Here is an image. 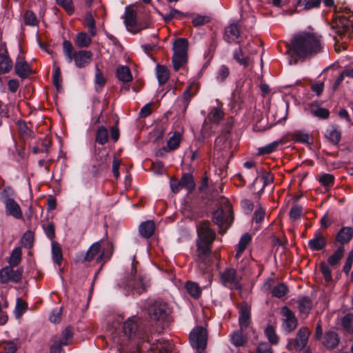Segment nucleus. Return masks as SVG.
<instances>
[{"label": "nucleus", "mask_w": 353, "mask_h": 353, "mask_svg": "<svg viewBox=\"0 0 353 353\" xmlns=\"http://www.w3.org/2000/svg\"><path fill=\"white\" fill-rule=\"evenodd\" d=\"M217 105L211 108L208 114V119L212 123H219L224 118V112L223 105L216 101Z\"/></svg>", "instance_id": "20"}, {"label": "nucleus", "mask_w": 353, "mask_h": 353, "mask_svg": "<svg viewBox=\"0 0 353 353\" xmlns=\"http://www.w3.org/2000/svg\"><path fill=\"white\" fill-rule=\"evenodd\" d=\"M126 30L132 33L136 34L139 31L148 28L146 23H125Z\"/></svg>", "instance_id": "60"}, {"label": "nucleus", "mask_w": 353, "mask_h": 353, "mask_svg": "<svg viewBox=\"0 0 353 353\" xmlns=\"http://www.w3.org/2000/svg\"><path fill=\"white\" fill-rule=\"evenodd\" d=\"M250 307L246 303H241L239 309V323L241 330H246L250 323Z\"/></svg>", "instance_id": "17"}, {"label": "nucleus", "mask_w": 353, "mask_h": 353, "mask_svg": "<svg viewBox=\"0 0 353 353\" xmlns=\"http://www.w3.org/2000/svg\"><path fill=\"white\" fill-rule=\"evenodd\" d=\"M170 312V310L165 303L156 302L150 305L148 313L150 316L155 321H163Z\"/></svg>", "instance_id": "14"}, {"label": "nucleus", "mask_w": 353, "mask_h": 353, "mask_svg": "<svg viewBox=\"0 0 353 353\" xmlns=\"http://www.w3.org/2000/svg\"><path fill=\"white\" fill-rule=\"evenodd\" d=\"M113 245L111 243H108L106 248H103L101 251V242L97 241L90 245L85 254L83 255V259H79V261H91L94 259H97V262L100 263L103 259L108 260L113 253Z\"/></svg>", "instance_id": "5"}, {"label": "nucleus", "mask_w": 353, "mask_h": 353, "mask_svg": "<svg viewBox=\"0 0 353 353\" xmlns=\"http://www.w3.org/2000/svg\"><path fill=\"white\" fill-rule=\"evenodd\" d=\"M197 256L198 260L206 263L210 253V248L215 239V232L210 228L209 222H201L197 225Z\"/></svg>", "instance_id": "2"}, {"label": "nucleus", "mask_w": 353, "mask_h": 353, "mask_svg": "<svg viewBox=\"0 0 353 353\" xmlns=\"http://www.w3.org/2000/svg\"><path fill=\"white\" fill-rule=\"evenodd\" d=\"M96 141L101 145L105 144L108 140V130L104 126L99 127L96 134Z\"/></svg>", "instance_id": "49"}, {"label": "nucleus", "mask_w": 353, "mask_h": 353, "mask_svg": "<svg viewBox=\"0 0 353 353\" xmlns=\"http://www.w3.org/2000/svg\"><path fill=\"white\" fill-rule=\"evenodd\" d=\"M63 51L67 61L71 63L74 61L77 68H85L91 62L92 53L88 50L74 51V48L70 41H63Z\"/></svg>", "instance_id": "3"}, {"label": "nucleus", "mask_w": 353, "mask_h": 353, "mask_svg": "<svg viewBox=\"0 0 353 353\" xmlns=\"http://www.w3.org/2000/svg\"><path fill=\"white\" fill-rule=\"evenodd\" d=\"M344 247L341 245L338 249L328 258V264L331 266L336 265L344 255Z\"/></svg>", "instance_id": "37"}, {"label": "nucleus", "mask_w": 353, "mask_h": 353, "mask_svg": "<svg viewBox=\"0 0 353 353\" xmlns=\"http://www.w3.org/2000/svg\"><path fill=\"white\" fill-rule=\"evenodd\" d=\"M288 292V288L284 283L276 285L272 291V296L276 298H282Z\"/></svg>", "instance_id": "51"}, {"label": "nucleus", "mask_w": 353, "mask_h": 353, "mask_svg": "<svg viewBox=\"0 0 353 353\" xmlns=\"http://www.w3.org/2000/svg\"><path fill=\"white\" fill-rule=\"evenodd\" d=\"M319 180L323 186H332L334 181V176L330 174H323L319 176Z\"/></svg>", "instance_id": "61"}, {"label": "nucleus", "mask_w": 353, "mask_h": 353, "mask_svg": "<svg viewBox=\"0 0 353 353\" xmlns=\"http://www.w3.org/2000/svg\"><path fill=\"white\" fill-rule=\"evenodd\" d=\"M172 345L169 341L163 339H158L156 343L151 345L152 353H170Z\"/></svg>", "instance_id": "22"}, {"label": "nucleus", "mask_w": 353, "mask_h": 353, "mask_svg": "<svg viewBox=\"0 0 353 353\" xmlns=\"http://www.w3.org/2000/svg\"><path fill=\"white\" fill-rule=\"evenodd\" d=\"M58 5L61 6L65 10L71 14L73 12V5L72 0H56Z\"/></svg>", "instance_id": "64"}, {"label": "nucleus", "mask_w": 353, "mask_h": 353, "mask_svg": "<svg viewBox=\"0 0 353 353\" xmlns=\"http://www.w3.org/2000/svg\"><path fill=\"white\" fill-rule=\"evenodd\" d=\"M303 208L301 205H294L291 208L289 216L291 220L296 221L300 219L303 214Z\"/></svg>", "instance_id": "53"}, {"label": "nucleus", "mask_w": 353, "mask_h": 353, "mask_svg": "<svg viewBox=\"0 0 353 353\" xmlns=\"http://www.w3.org/2000/svg\"><path fill=\"white\" fill-rule=\"evenodd\" d=\"M185 288L188 294L194 299H198L201 294V288L195 282L188 281Z\"/></svg>", "instance_id": "42"}, {"label": "nucleus", "mask_w": 353, "mask_h": 353, "mask_svg": "<svg viewBox=\"0 0 353 353\" xmlns=\"http://www.w3.org/2000/svg\"><path fill=\"white\" fill-rule=\"evenodd\" d=\"M13 266H6L0 271V281L2 283H6L12 277L13 273Z\"/></svg>", "instance_id": "50"}, {"label": "nucleus", "mask_w": 353, "mask_h": 353, "mask_svg": "<svg viewBox=\"0 0 353 353\" xmlns=\"http://www.w3.org/2000/svg\"><path fill=\"white\" fill-rule=\"evenodd\" d=\"M321 270L326 281L332 280V270L329 267V264L325 262L321 263Z\"/></svg>", "instance_id": "63"}, {"label": "nucleus", "mask_w": 353, "mask_h": 353, "mask_svg": "<svg viewBox=\"0 0 353 353\" xmlns=\"http://www.w3.org/2000/svg\"><path fill=\"white\" fill-rule=\"evenodd\" d=\"M72 340V333L70 328L65 329L61 334L59 343L67 345L71 343Z\"/></svg>", "instance_id": "57"}, {"label": "nucleus", "mask_w": 353, "mask_h": 353, "mask_svg": "<svg viewBox=\"0 0 353 353\" xmlns=\"http://www.w3.org/2000/svg\"><path fill=\"white\" fill-rule=\"evenodd\" d=\"M252 239L250 234L248 233L244 234L240 239L239 244L237 245L236 253L235 257L239 259L243 251L245 250L247 246L249 245Z\"/></svg>", "instance_id": "34"}, {"label": "nucleus", "mask_w": 353, "mask_h": 353, "mask_svg": "<svg viewBox=\"0 0 353 353\" xmlns=\"http://www.w3.org/2000/svg\"><path fill=\"white\" fill-rule=\"evenodd\" d=\"M282 143V141H275L272 143L267 144L265 146L261 147L258 149V154L263 155V154H269L274 151H276L280 144Z\"/></svg>", "instance_id": "38"}, {"label": "nucleus", "mask_w": 353, "mask_h": 353, "mask_svg": "<svg viewBox=\"0 0 353 353\" xmlns=\"http://www.w3.org/2000/svg\"><path fill=\"white\" fill-rule=\"evenodd\" d=\"M14 68L17 74L21 78H26L31 72L28 63L22 57H18Z\"/></svg>", "instance_id": "24"}, {"label": "nucleus", "mask_w": 353, "mask_h": 353, "mask_svg": "<svg viewBox=\"0 0 353 353\" xmlns=\"http://www.w3.org/2000/svg\"><path fill=\"white\" fill-rule=\"evenodd\" d=\"M342 325L346 331L353 333V314H348L343 318Z\"/></svg>", "instance_id": "55"}, {"label": "nucleus", "mask_w": 353, "mask_h": 353, "mask_svg": "<svg viewBox=\"0 0 353 353\" xmlns=\"http://www.w3.org/2000/svg\"><path fill=\"white\" fill-rule=\"evenodd\" d=\"M232 140L229 133L219 136L214 143V155L223 159L228 158L232 153Z\"/></svg>", "instance_id": "8"}, {"label": "nucleus", "mask_w": 353, "mask_h": 353, "mask_svg": "<svg viewBox=\"0 0 353 353\" xmlns=\"http://www.w3.org/2000/svg\"><path fill=\"white\" fill-rule=\"evenodd\" d=\"M106 83V79L97 66L95 69L94 84L97 92H101Z\"/></svg>", "instance_id": "40"}, {"label": "nucleus", "mask_w": 353, "mask_h": 353, "mask_svg": "<svg viewBox=\"0 0 353 353\" xmlns=\"http://www.w3.org/2000/svg\"><path fill=\"white\" fill-rule=\"evenodd\" d=\"M22 250L20 247H17L12 251L11 255L8 260L10 265L16 267L21 261Z\"/></svg>", "instance_id": "46"}, {"label": "nucleus", "mask_w": 353, "mask_h": 353, "mask_svg": "<svg viewBox=\"0 0 353 353\" xmlns=\"http://www.w3.org/2000/svg\"><path fill=\"white\" fill-rule=\"evenodd\" d=\"M324 46L322 35L312 30L301 31L292 40V50L301 58L310 57L323 52Z\"/></svg>", "instance_id": "1"}, {"label": "nucleus", "mask_w": 353, "mask_h": 353, "mask_svg": "<svg viewBox=\"0 0 353 353\" xmlns=\"http://www.w3.org/2000/svg\"><path fill=\"white\" fill-rule=\"evenodd\" d=\"M42 228L47 237L52 241L55 236L54 225L52 222L43 224Z\"/></svg>", "instance_id": "59"}, {"label": "nucleus", "mask_w": 353, "mask_h": 353, "mask_svg": "<svg viewBox=\"0 0 353 353\" xmlns=\"http://www.w3.org/2000/svg\"><path fill=\"white\" fill-rule=\"evenodd\" d=\"M223 38L228 43H240L243 37L239 23H230L225 28Z\"/></svg>", "instance_id": "16"}, {"label": "nucleus", "mask_w": 353, "mask_h": 353, "mask_svg": "<svg viewBox=\"0 0 353 353\" xmlns=\"http://www.w3.org/2000/svg\"><path fill=\"white\" fill-rule=\"evenodd\" d=\"M244 330H241L240 328L239 330H236L230 334V341L231 343L236 347L243 346L246 342V336L243 333Z\"/></svg>", "instance_id": "29"}, {"label": "nucleus", "mask_w": 353, "mask_h": 353, "mask_svg": "<svg viewBox=\"0 0 353 353\" xmlns=\"http://www.w3.org/2000/svg\"><path fill=\"white\" fill-rule=\"evenodd\" d=\"M311 113L313 116L323 119L328 118L330 115L329 110L323 108H318L316 109L312 108L311 110Z\"/></svg>", "instance_id": "62"}, {"label": "nucleus", "mask_w": 353, "mask_h": 353, "mask_svg": "<svg viewBox=\"0 0 353 353\" xmlns=\"http://www.w3.org/2000/svg\"><path fill=\"white\" fill-rule=\"evenodd\" d=\"M117 77L123 82H130L132 80L130 70L127 66H119L117 70Z\"/></svg>", "instance_id": "35"}, {"label": "nucleus", "mask_w": 353, "mask_h": 353, "mask_svg": "<svg viewBox=\"0 0 353 353\" xmlns=\"http://www.w3.org/2000/svg\"><path fill=\"white\" fill-rule=\"evenodd\" d=\"M353 237V229L350 227H343L337 233L336 239L341 244L349 242Z\"/></svg>", "instance_id": "26"}, {"label": "nucleus", "mask_w": 353, "mask_h": 353, "mask_svg": "<svg viewBox=\"0 0 353 353\" xmlns=\"http://www.w3.org/2000/svg\"><path fill=\"white\" fill-rule=\"evenodd\" d=\"M339 339L338 334L333 331L326 332L323 338V343L327 348H334L339 343Z\"/></svg>", "instance_id": "27"}, {"label": "nucleus", "mask_w": 353, "mask_h": 353, "mask_svg": "<svg viewBox=\"0 0 353 353\" xmlns=\"http://www.w3.org/2000/svg\"><path fill=\"white\" fill-rule=\"evenodd\" d=\"M265 334L272 344H276L278 343L279 339L272 326H268L265 330Z\"/></svg>", "instance_id": "58"}, {"label": "nucleus", "mask_w": 353, "mask_h": 353, "mask_svg": "<svg viewBox=\"0 0 353 353\" xmlns=\"http://www.w3.org/2000/svg\"><path fill=\"white\" fill-rule=\"evenodd\" d=\"M178 185L185 188L188 192H192L195 188V183L193 176L190 174H185L178 182Z\"/></svg>", "instance_id": "31"}, {"label": "nucleus", "mask_w": 353, "mask_h": 353, "mask_svg": "<svg viewBox=\"0 0 353 353\" xmlns=\"http://www.w3.org/2000/svg\"><path fill=\"white\" fill-rule=\"evenodd\" d=\"M172 49V63L174 70L177 72L188 63V40L184 38L176 39L173 43Z\"/></svg>", "instance_id": "4"}, {"label": "nucleus", "mask_w": 353, "mask_h": 353, "mask_svg": "<svg viewBox=\"0 0 353 353\" xmlns=\"http://www.w3.org/2000/svg\"><path fill=\"white\" fill-rule=\"evenodd\" d=\"M321 0H299L297 8L300 10H310L319 6Z\"/></svg>", "instance_id": "44"}, {"label": "nucleus", "mask_w": 353, "mask_h": 353, "mask_svg": "<svg viewBox=\"0 0 353 353\" xmlns=\"http://www.w3.org/2000/svg\"><path fill=\"white\" fill-rule=\"evenodd\" d=\"M332 28L340 37H353V23H334Z\"/></svg>", "instance_id": "19"}, {"label": "nucleus", "mask_w": 353, "mask_h": 353, "mask_svg": "<svg viewBox=\"0 0 353 353\" xmlns=\"http://www.w3.org/2000/svg\"><path fill=\"white\" fill-rule=\"evenodd\" d=\"M341 131L335 126H332L327 129L325 137L333 144H338L341 140Z\"/></svg>", "instance_id": "33"}, {"label": "nucleus", "mask_w": 353, "mask_h": 353, "mask_svg": "<svg viewBox=\"0 0 353 353\" xmlns=\"http://www.w3.org/2000/svg\"><path fill=\"white\" fill-rule=\"evenodd\" d=\"M156 74L160 85L165 83L170 77V71L165 65H157L156 67Z\"/></svg>", "instance_id": "32"}, {"label": "nucleus", "mask_w": 353, "mask_h": 353, "mask_svg": "<svg viewBox=\"0 0 353 353\" xmlns=\"http://www.w3.org/2000/svg\"><path fill=\"white\" fill-rule=\"evenodd\" d=\"M312 303L310 299L303 297L298 301V308L301 313L307 314L312 308Z\"/></svg>", "instance_id": "43"}, {"label": "nucleus", "mask_w": 353, "mask_h": 353, "mask_svg": "<svg viewBox=\"0 0 353 353\" xmlns=\"http://www.w3.org/2000/svg\"><path fill=\"white\" fill-rule=\"evenodd\" d=\"M265 215V208L259 202L256 205V210L252 216V222L256 224H259L263 221Z\"/></svg>", "instance_id": "39"}, {"label": "nucleus", "mask_w": 353, "mask_h": 353, "mask_svg": "<svg viewBox=\"0 0 353 353\" xmlns=\"http://www.w3.org/2000/svg\"><path fill=\"white\" fill-rule=\"evenodd\" d=\"M225 209L219 208L213 212L212 219L215 224L220 228L227 229L232 221V208L229 201L225 200Z\"/></svg>", "instance_id": "10"}, {"label": "nucleus", "mask_w": 353, "mask_h": 353, "mask_svg": "<svg viewBox=\"0 0 353 353\" xmlns=\"http://www.w3.org/2000/svg\"><path fill=\"white\" fill-rule=\"evenodd\" d=\"M281 314L283 316V328L290 333L294 330L297 326V319L294 312L287 306H284L281 310Z\"/></svg>", "instance_id": "15"}, {"label": "nucleus", "mask_w": 353, "mask_h": 353, "mask_svg": "<svg viewBox=\"0 0 353 353\" xmlns=\"http://www.w3.org/2000/svg\"><path fill=\"white\" fill-rule=\"evenodd\" d=\"M12 192V190L10 188H6L1 193V197L6 207V214L19 219L22 218V211L19 205L13 199L9 197V194Z\"/></svg>", "instance_id": "9"}, {"label": "nucleus", "mask_w": 353, "mask_h": 353, "mask_svg": "<svg viewBox=\"0 0 353 353\" xmlns=\"http://www.w3.org/2000/svg\"><path fill=\"white\" fill-rule=\"evenodd\" d=\"M12 68V61L6 54H0V74L8 72Z\"/></svg>", "instance_id": "36"}, {"label": "nucleus", "mask_w": 353, "mask_h": 353, "mask_svg": "<svg viewBox=\"0 0 353 353\" xmlns=\"http://www.w3.org/2000/svg\"><path fill=\"white\" fill-rule=\"evenodd\" d=\"M0 349L3 353H15L17 345L13 341H5L0 343Z\"/></svg>", "instance_id": "48"}, {"label": "nucleus", "mask_w": 353, "mask_h": 353, "mask_svg": "<svg viewBox=\"0 0 353 353\" xmlns=\"http://www.w3.org/2000/svg\"><path fill=\"white\" fill-rule=\"evenodd\" d=\"M335 19L339 22H353V14L350 10H345L336 13Z\"/></svg>", "instance_id": "52"}, {"label": "nucleus", "mask_w": 353, "mask_h": 353, "mask_svg": "<svg viewBox=\"0 0 353 353\" xmlns=\"http://www.w3.org/2000/svg\"><path fill=\"white\" fill-rule=\"evenodd\" d=\"M105 14V10L103 7H100L93 15L91 13H88L85 17V22H95L99 20H103Z\"/></svg>", "instance_id": "47"}, {"label": "nucleus", "mask_w": 353, "mask_h": 353, "mask_svg": "<svg viewBox=\"0 0 353 353\" xmlns=\"http://www.w3.org/2000/svg\"><path fill=\"white\" fill-rule=\"evenodd\" d=\"M123 332L129 339H132L136 336L141 338V333L137 331V324L134 319L130 318L124 323Z\"/></svg>", "instance_id": "18"}, {"label": "nucleus", "mask_w": 353, "mask_h": 353, "mask_svg": "<svg viewBox=\"0 0 353 353\" xmlns=\"http://www.w3.org/2000/svg\"><path fill=\"white\" fill-rule=\"evenodd\" d=\"M190 343L197 351L203 350L208 342V332L202 327H196L190 333Z\"/></svg>", "instance_id": "11"}, {"label": "nucleus", "mask_w": 353, "mask_h": 353, "mask_svg": "<svg viewBox=\"0 0 353 353\" xmlns=\"http://www.w3.org/2000/svg\"><path fill=\"white\" fill-rule=\"evenodd\" d=\"M91 39L85 32H79L77 34L75 39V44L79 48L88 47L91 43Z\"/></svg>", "instance_id": "45"}, {"label": "nucleus", "mask_w": 353, "mask_h": 353, "mask_svg": "<svg viewBox=\"0 0 353 353\" xmlns=\"http://www.w3.org/2000/svg\"><path fill=\"white\" fill-rule=\"evenodd\" d=\"M181 139V135L179 132H175L172 134V136L168 139L167 142V146L169 149V150H174L176 149L180 144ZM163 150L167 152H168V150L166 148H163Z\"/></svg>", "instance_id": "41"}, {"label": "nucleus", "mask_w": 353, "mask_h": 353, "mask_svg": "<svg viewBox=\"0 0 353 353\" xmlns=\"http://www.w3.org/2000/svg\"><path fill=\"white\" fill-rule=\"evenodd\" d=\"M326 239L319 232H316L314 238L308 241V246L312 251H319L326 245Z\"/></svg>", "instance_id": "23"}, {"label": "nucleus", "mask_w": 353, "mask_h": 353, "mask_svg": "<svg viewBox=\"0 0 353 353\" xmlns=\"http://www.w3.org/2000/svg\"><path fill=\"white\" fill-rule=\"evenodd\" d=\"M51 255L53 262L61 266L63 261L62 249L60 245L54 241L51 242Z\"/></svg>", "instance_id": "25"}, {"label": "nucleus", "mask_w": 353, "mask_h": 353, "mask_svg": "<svg viewBox=\"0 0 353 353\" xmlns=\"http://www.w3.org/2000/svg\"><path fill=\"white\" fill-rule=\"evenodd\" d=\"M154 228V223L152 221H147L140 225L139 232L143 237L149 238L153 234Z\"/></svg>", "instance_id": "30"}, {"label": "nucleus", "mask_w": 353, "mask_h": 353, "mask_svg": "<svg viewBox=\"0 0 353 353\" xmlns=\"http://www.w3.org/2000/svg\"><path fill=\"white\" fill-rule=\"evenodd\" d=\"M241 276L237 274L236 270L228 268L220 272L219 280L221 283L231 290H241Z\"/></svg>", "instance_id": "7"}, {"label": "nucleus", "mask_w": 353, "mask_h": 353, "mask_svg": "<svg viewBox=\"0 0 353 353\" xmlns=\"http://www.w3.org/2000/svg\"><path fill=\"white\" fill-rule=\"evenodd\" d=\"M137 11L134 9L132 6H128L125 8L124 22H136Z\"/></svg>", "instance_id": "54"}, {"label": "nucleus", "mask_w": 353, "mask_h": 353, "mask_svg": "<svg viewBox=\"0 0 353 353\" xmlns=\"http://www.w3.org/2000/svg\"><path fill=\"white\" fill-rule=\"evenodd\" d=\"M133 261H134V259ZM136 272L137 271L134 268V261H132L130 276L128 277L126 281H124L121 284L119 285L123 288H132L138 294H141L146 290L147 288L149 286L150 282L146 276H141L139 280L137 281L135 279Z\"/></svg>", "instance_id": "6"}, {"label": "nucleus", "mask_w": 353, "mask_h": 353, "mask_svg": "<svg viewBox=\"0 0 353 353\" xmlns=\"http://www.w3.org/2000/svg\"><path fill=\"white\" fill-rule=\"evenodd\" d=\"M310 334V332L307 327H301L298 331L296 339L289 341L287 348L288 350H301L306 346Z\"/></svg>", "instance_id": "13"}, {"label": "nucleus", "mask_w": 353, "mask_h": 353, "mask_svg": "<svg viewBox=\"0 0 353 353\" xmlns=\"http://www.w3.org/2000/svg\"><path fill=\"white\" fill-rule=\"evenodd\" d=\"M163 20L170 21L172 20L190 19V16L187 13L181 12L176 10L172 9L168 13L163 15Z\"/></svg>", "instance_id": "28"}, {"label": "nucleus", "mask_w": 353, "mask_h": 353, "mask_svg": "<svg viewBox=\"0 0 353 353\" xmlns=\"http://www.w3.org/2000/svg\"><path fill=\"white\" fill-rule=\"evenodd\" d=\"M199 90V85L197 83H191L187 89L184 91L183 94V99L184 103L185 110L189 105L190 100L198 93Z\"/></svg>", "instance_id": "21"}, {"label": "nucleus", "mask_w": 353, "mask_h": 353, "mask_svg": "<svg viewBox=\"0 0 353 353\" xmlns=\"http://www.w3.org/2000/svg\"><path fill=\"white\" fill-rule=\"evenodd\" d=\"M250 43H248L245 46H239L232 52L233 59L243 67H248L252 63L251 55L256 52L250 49Z\"/></svg>", "instance_id": "12"}, {"label": "nucleus", "mask_w": 353, "mask_h": 353, "mask_svg": "<svg viewBox=\"0 0 353 353\" xmlns=\"http://www.w3.org/2000/svg\"><path fill=\"white\" fill-rule=\"evenodd\" d=\"M292 138L295 142L302 143H309L310 141V137L309 134L301 132H294L292 135Z\"/></svg>", "instance_id": "56"}]
</instances>
